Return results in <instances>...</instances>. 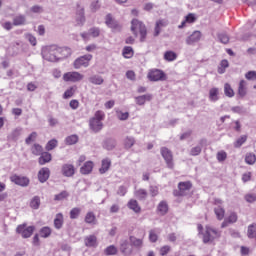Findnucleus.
<instances>
[{
	"mask_svg": "<svg viewBox=\"0 0 256 256\" xmlns=\"http://www.w3.org/2000/svg\"><path fill=\"white\" fill-rule=\"evenodd\" d=\"M137 29L140 33V42L145 43V39H147V26H145L144 23L139 21L138 19H133L131 21V31L135 37H139Z\"/></svg>",
	"mask_w": 256,
	"mask_h": 256,
	"instance_id": "1",
	"label": "nucleus"
},
{
	"mask_svg": "<svg viewBox=\"0 0 256 256\" xmlns=\"http://www.w3.org/2000/svg\"><path fill=\"white\" fill-rule=\"evenodd\" d=\"M42 57L46 61H50L51 63H56L59 61V52L57 45L45 46L42 48Z\"/></svg>",
	"mask_w": 256,
	"mask_h": 256,
	"instance_id": "2",
	"label": "nucleus"
},
{
	"mask_svg": "<svg viewBox=\"0 0 256 256\" xmlns=\"http://www.w3.org/2000/svg\"><path fill=\"white\" fill-rule=\"evenodd\" d=\"M218 237H221V232H219V230L211 226L205 227V233L203 234V243H213V241H215V239H218Z\"/></svg>",
	"mask_w": 256,
	"mask_h": 256,
	"instance_id": "3",
	"label": "nucleus"
},
{
	"mask_svg": "<svg viewBox=\"0 0 256 256\" xmlns=\"http://www.w3.org/2000/svg\"><path fill=\"white\" fill-rule=\"evenodd\" d=\"M193 187V184L191 182H179L178 184V190L173 191L174 197H185L189 191H191V188Z\"/></svg>",
	"mask_w": 256,
	"mask_h": 256,
	"instance_id": "4",
	"label": "nucleus"
},
{
	"mask_svg": "<svg viewBox=\"0 0 256 256\" xmlns=\"http://www.w3.org/2000/svg\"><path fill=\"white\" fill-rule=\"evenodd\" d=\"M160 153H161L168 169H173V167L175 166V164L173 163V152H171V150H169V148H167V147H162L160 149Z\"/></svg>",
	"mask_w": 256,
	"mask_h": 256,
	"instance_id": "5",
	"label": "nucleus"
},
{
	"mask_svg": "<svg viewBox=\"0 0 256 256\" xmlns=\"http://www.w3.org/2000/svg\"><path fill=\"white\" fill-rule=\"evenodd\" d=\"M119 250L124 256H131L133 255V246L131 241L127 239H121L119 242Z\"/></svg>",
	"mask_w": 256,
	"mask_h": 256,
	"instance_id": "6",
	"label": "nucleus"
},
{
	"mask_svg": "<svg viewBox=\"0 0 256 256\" xmlns=\"http://www.w3.org/2000/svg\"><path fill=\"white\" fill-rule=\"evenodd\" d=\"M35 231V226H28L27 224H21L16 228V232L23 237V239H29L33 232Z\"/></svg>",
	"mask_w": 256,
	"mask_h": 256,
	"instance_id": "7",
	"label": "nucleus"
},
{
	"mask_svg": "<svg viewBox=\"0 0 256 256\" xmlns=\"http://www.w3.org/2000/svg\"><path fill=\"white\" fill-rule=\"evenodd\" d=\"M10 181L15 185H19V187H29V183H31L29 177L17 174H13L12 176H10Z\"/></svg>",
	"mask_w": 256,
	"mask_h": 256,
	"instance_id": "8",
	"label": "nucleus"
},
{
	"mask_svg": "<svg viewBox=\"0 0 256 256\" xmlns=\"http://www.w3.org/2000/svg\"><path fill=\"white\" fill-rule=\"evenodd\" d=\"M93 59V55L85 54L74 61V69H81V67H87L89 65V61Z\"/></svg>",
	"mask_w": 256,
	"mask_h": 256,
	"instance_id": "9",
	"label": "nucleus"
},
{
	"mask_svg": "<svg viewBox=\"0 0 256 256\" xmlns=\"http://www.w3.org/2000/svg\"><path fill=\"white\" fill-rule=\"evenodd\" d=\"M148 79L150 81H165L167 79V75L162 70L155 69L148 73Z\"/></svg>",
	"mask_w": 256,
	"mask_h": 256,
	"instance_id": "10",
	"label": "nucleus"
},
{
	"mask_svg": "<svg viewBox=\"0 0 256 256\" xmlns=\"http://www.w3.org/2000/svg\"><path fill=\"white\" fill-rule=\"evenodd\" d=\"M83 74L79 72H67L63 75V80L66 82L77 83L83 81Z\"/></svg>",
	"mask_w": 256,
	"mask_h": 256,
	"instance_id": "11",
	"label": "nucleus"
},
{
	"mask_svg": "<svg viewBox=\"0 0 256 256\" xmlns=\"http://www.w3.org/2000/svg\"><path fill=\"white\" fill-rule=\"evenodd\" d=\"M105 23L107 27L112 29V31H121V24L113 18V15L107 14L105 17Z\"/></svg>",
	"mask_w": 256,
	"mask_h": 256,
	"instance_id": "12",
	"label": "nucleus"
},
{
	"mask_svg": "<svg viewBox=\"0 0 256 256\" xmlns=\"http://www.w3.org/2000/svg\"><path fill=\"white\" fill-rule=\"evenodd\" d=\"M201 37V31H194L190 36L186 38V45H195V43H199L201 41Z\"/></svg>",
	"mask_w": 256,
	"mask_h": 256,
	"instance_id": "13",
	"label": "nucleus"
},
{
	"mask_svg": "<svg viewBox=\"0 0 256 256\" xmlns=\"http://www.w3.org/2000/svg\"><path fill=\"white\" fill-rule=\"evenodd\" d=\"M89 127L94 133H99L103 129V122L98 119L91 118L89 121Z\"/></svg>",
	"mask_w": 256,
	"mask_h": 256,
	"instance_id": "14",
	"label": "nucleus"
},
{
	"mask_svg": "<svg viewBox=\"0 0 256 256\" xmlns=\"http://www.w3.org/2000/svg\"><path fill=\"white\" fill-rule=\"evenodd\" d=\"M51 175L49 168H42L38 172V179L40 183H46Z\"/></svg>",
	"mask_w": 256,
	"mask_h": 256,
	"instance_id": "15",
	"label": "nucleus"
},
{
	"mask_svg": "<svg viewBox=\"0 0 256 256\" xmlns=\"http://www.w3.org/2000/svg\"><path fill=\"white\" fill-rule=\"evenodd\" d=\"M62 175H64V177H73L75 175V166L72 164H64L62 166Z\"/></svg>",
	"mask_w": 256,
	"mask_h": 256,
	"instance_id": "16",
	"label": "nucleus"
},
{
	"mask_svg": "<svg viewBox=\"0 0 256 256\" xmlns=\"http://www.w3.org/2000/svg\"><path fill=\"white\" fill-rule=\"evenodd\" d=\"M71 48L69 47H59L58 46V61L61 59H67V57H71Z\"/></svg>",
	"mask_w": 256,
	"mask_h": 256,
	"instance_id": "17",
	"label": "nucleus"
},
{
	"mask_svg": "<svg viewBox=\"0 0 256 256\" xmlns=\"http://www.w3.org/2000/svg\"><path fill=\"white\" fill-rule=\"evenodd\" d=\"M220 90L219 88H211L209 90V101H211L212 103H217V101H219V99H221V96H220Z\"/></svg>",
	"mask_w": 256,
	"mask_h": 256,
	"instance_id": "18",
	"label": "nucleus"
},
{
	"mask_svg": "<svg viewBox=\"0 0 256 256\" xmlns=\"http://www.w3.org/2000/svg\"><path fill=\"white\" fill-rule=\"evenodd\" d=\"M130 244L132 245V249H137L138 251L143 248V239L137 238L135 236L129 237Z\"/></svg>",
	"mask_w": 256,
	"mask_h": 256,
	"instance_id": "19",
	"label": "nucleus"
},
{
	"mask_svg": "<svg viewBox=\"0 0 256 256\" xmlns=\"http://www.w3.org/2000/svg\"><path fill=\"white\" fill-rule=\"evenodd\" d=\"M104 149L107 151H113L117 147V140L115 138H107L103 144Z\"/></svg>",
	"mask_w": 256,
	"mask_h": 256,
	"instance_id": "20",
	"label": "nucleus"
},
{
	"mask_svg": "<svg viewBox=\"0 0 256 256\" xmlns=\"http://www.w3.org/2000/svg\"><path fill=\"white\" fill-rule=\"evenodd\" d=\"M89 83H92V85H103L105 83V80L103 79V76L94 74L88 78Z\"/></svg>",
	"mask_w": 256,
	"mask_h": 256,
	"instance_id": "21",
	"label": "nucleus"
},
{
	"mask_svg": "<svg viewBox=\"0 0 256 256\" xmlns=\"http://www.w3.org/2000/svg\"><path fill=\"white\" fill-rule=\"evenodd\" d=\"M127 207L134 211V213H141V206H139V202L135 199L129 200Z\"/></svg>",
	"mask_w": 256,
	"mask_h": 256,
	"instance_id": "22",
	"label": "nucleus"
},
{
	"mask_svg": "<svg viewBox=\"0 0 256 256\" xmlns=\"http://www.w3.org/2000/svg\"><path fill=\"white\" fill-rule=\"evenodd\" d=\"M134 195H135L136 199H138V201H145V199H147V195H149V193L147 192V190L140 188L134 192Z\"/></svg>",
	"mask_w": 256,
	"mask_h": 256,
	"instance_id": "23",
	"label": "nucleus"
},
{
	"mask_svg": "<svg viewBox=\"0 0 256 256\" xmlns=\"http://www.w3.org/2000/svg\"><path fill=\"white\" fill-rule=\"evenodd\" d=\"M91 171H93V162L91 161L85 162L80 168V173H82V175H89Z\"/></svg>",
	"mask_w": 256,
	"mask_h": 256,
	"instance_id": "24",
	"label": "nucleus"
},
{
	"mask_svg": "<svg viewBox=\"0 0 256 256\" xmlns=\"http://www.w3.org/2000/svg\"><path fill=\"white\" fill-rule=\"evenodd\" d=\"M63 214L62 213H58L56 214V217L54 219V227L55 229H57L59 231V229H63Z\"/></svg>",
	"mask_w": 256,
	"mask_h": 256,
	"instance_id": "25",
	"label": "nucleus"
},
{
	"mask_svg": "<svg viewBox=\"0 0 256 256\" xmlns=\"http://www.w3.org/2000/svg\"><path fill=\"white\" fill-rule=\"evenodd\" d=\"M239 97H245L247 95V81L241 80L238 86Z\"/></svg>",
	"mask_w": 256,
	"mask_h": 256,
	"instance_id": "26",
	"label": "nucleus"
},
{
	"mask_svg": "<svg viewBox=\"0 0 256 256\" xmlns=\"http://www.w3.org/2000/svg\"><path fill=\"white\" fill-rule=\"evenodd\" d=\"M51 159H52L51 153L43 152L39 157L38 162L40 165H45L46 163H50Z\"/></svg>",
	"mask_w": 256,
	"mask_h": 256,
	"instance_id": "27",
	"label": "nucleus"
},
{
	"mask_svg": "<svg viewBox=\"0 0 256 256\" xmlns=\"http://www.w3.org/2000/svg\"><path fill=\"white\" fill-rule=\"evenodd\" d=\"M26 21H27V18L25 17V15L20 14L13 18V25L15 27H19L21 25H25Z\"/></svg>",
	"mask_w": 256,
	"mask_h": 256,
	"instance_id": "28",
	"label": "nucleus"
},
{
	"mask_svg": "<svg viewBox=\"0 0 256 256\" xmlns=\"http://www.w3.org/2000/svg\"><path fill=\"white\" fill-rule=\"evenodd\" d=\"M152 98L153 97L151 96V94H144L142 96H137L135 98V100H136L137 105H145V102L151 101Z\"/></svg>",
	"mask_w": 256,
	"mask_h": 256,
	"instance_id": "29",
	"label": "nucleus"
},
{
	"mask_svg": "<svg viewBox=\"0 0 256 256\" xmlns=\"http://www.w3.org/2000/svg\"><path fill=\"white\" fill-rule=\"evenodd\" d=\"M85 245L86 247H95L97 245V236L89 235L85 238Z\"/></svg>",
	"mask_w": 256,
	"mask_h": 256,
	"instance_id": "30",
	"label": "nucleus"
},
{
	"mask_svg": "<svg viewBox=\"0 0 256 256\" xmlns=\"http://www.w3.org/2000/svg\"><path fill=\"white\" fill-rule=\"evenodd\" d=\"M135 143H136V140H135V137L133 136H126L124 138V148L126 149H131V147H133Z\"/></svg>",
	"mask_w": 256,
	"mask_h": 256,
	"instance_id": "31",
	"label": "nucleus"
},
{
	"mask_svg": "<svg viewBox=\"0 0 256 256\" xmlns=\"http://www.w3.org/2000/svg\"><path fill=\"white\" fill-rule=\"evenodd\" d=\"M157 209H158L160 215H167V211H169V206L167 205V202L161 201L158 204Z\"/></svg>",
	"mask_w": 256,
	"mask_h": 256,
	"instance_id": "32",
	"label": "nucleus"
},
{
	"mask_svg": "<svg viewBox=\"0 0 256 256\" xmlns=\"http://www.w3.org/2000/svg\"><path fill=\"white\" fill-rule=\"evenodd\" d=\"M79 142V136L77 134H72L70 136H67L65 139L66 145H76V143Z\"/></svg>",
	"mask_w": 256,
	"mask_h": 256,
	"instance_id": "33",
	"label": "nucleus"
},
{
	"mask_svg": "<svg viewBox=\"0 0 256 256\" xmlns=\"http://www.w3.org/2000/svg\"><path fill=\"white\" fill-rule=\"evenodd\" d=\"M110 167H111V161L109 159L102 160V166L99 169L101 175H103V173H107Z\"/></svg>",
	"mask_w": 256,
	"mask_h": 256,
	"instance_id": "34",
	"label": "nucleus"
},
{
	"mask_svg": "<svg viewBox=\"0 0 256 256\" xmlns=\"http://www.w3.org/2000/svg\"><path fill=\"white\" fill-rule=\"evenodd\" d=\"M122 55L125 59H131V57H133V47L125 46L123 48Z\"/></svg>",
	"mask_w": 256,
	"mask_h": 256,
	"instance_id": "35",
	"label": "nucleus"
},
{
	"mask_svg": "<svg viewBox=\"0 0 256 256\" xmlns=\"http://www.w3.org/2000/svg\"><path fill=\"white\" fill-rule=\"evenodd\" d=\"M39 233L40 237H42L43 239H47V237L51 236V229L49 228V226H44L40 229Z\"/></svg>",
	"mask_w": 256,
	"mask_h": 256,
	"instance_id": "36",
	"label": "nucleus"
},
{
	"mask_svg": "<svg viewBox=\"0 0 256 256\" xmlns=\"http://www.w3.org/2000/svg\"><path fill=\"white\" fill-rule=\"evenodd\" d=\"M224 95L226 97H235V91H233V88H231V85L229 83H226L224 85Z\"/></svg>",
	"mask_w": 256,
	"mask_h": 256,
	"instance_id": "37",
	"label": "nucleus"
},
{
	"mask_svg": "<svg viewBox=\"0 0 256 256\" xmlns=\"http://www.w3.org/2000/svg\"><path fill=\"white\" fill-rule=\"evenodd\" d=\"M214 213L219 221H222V219L225 217V209H223L221 206H218L214 209Z\"/></svg>",
	"mask_w": 256,
	"mask_h": 256,
	"instance_id": "38",
	"label": "nucleus"
},
{
	"mask_svg": "<svg viewBox=\"0 0 256 256\" xmlns=\"http://www.w3.org/2000/svg\"><path fill=\"white\" fill-rule=\"evenodd\" d=\"M164 59L165 61H175V59H177V53L173 52V51H166L164 53Z\"/></svg>",
	"mask_w": 256,
	"mask_h": 256,
	"instance_id": "39",
	"label": "nucleus"
},
{
	"mask_svg": "<svg viewBox=\"0 0 256 256\" xmlns=\"http://www.w3.org/2000/svg\"><path fill=\"white\" fill-rule=\"evenodd\" d=\"M217 37L220 43H223V45H227V43H229V35L226 32L218 33Z\"/></svg>",
	"mask_w": 256,
	"mask_h": 256,
	"instance_id": "40",
	"label": "nucleus"
},
{
	"mask_svg": "<svg viewBox=\"0 0 256 256\" xmlns=\"http://www.w3.org/2000/svg\"><path fill=\"white\" fill-rule=\"evenodd\" d=\"M41 205V198L39 196H34L30 202V207L32 209H39Z\"/></svg>",
	"mask_w": 256,
	"mask_h": 256,
	"instance_id": "41",
	"label": "nucleus"
},
{
	"mask_svg": "<svg viewBox=\"0 0 256 256\" xmlns=\"http://www.w3.org/2000/svg\"><path fill=\"white\" fill-rule=\"evenodd\" d=\"M96 221L95 213L88 212L85 216V223H88L89 225H94Z\"/></svg>",
	"mask_w": 256,
	"mask_h": 256,
	"instance_id": "42",
	"label": "nucleus"
},
{
	"mask_svg": "<svg viewBox=\"0 0 256 256\" xmlns=\"http://www.w3.org/2000/svg\"><path fill=\"white\" fill-rule=\"evenodd\" d=\"M256 156L253 153H247L245 157V162L247 165H255Z\"/></svg>",
	"mask_w": 256,
	"mask_h": 256,
	"instance_id": "43",
	"label": "nucleus"
},
{
	"mask_svg": "<svg viewBox=\"0 0 256 256\" xmlns=\"http://www.w3.org/2000/svg\"><path fill=\"white\" fill-rule=\"evenodd\" d=\"M21 135V129L20 128H16L15 130H13L10 135H9V139H11L12 141H17L19 139Z\"/></svg>",
	"mask_w": 256,
	"mask_h": 256,
	"instance_id": "44",
	"label": "nucleus"
},
{
	"mask_svg": "<svg viewBox=\"0 0 256 256\" xmlns=\"http://www.w3.org/2000/svg\"><path fill=\"white\" fill-rule=\"evenodd\" d=\"M105 255H117V247L115 245H110L104 250Z\"/></svg>",
	"mask_w": 256,
	"mask_h": 256,
	"instance_id": "45",
	"label": "nucleus"
},
{
	"mask_svg": "<svg viewBox=\"0 0 256 256\" xmlns=\"http://www.w3.org/2000/svg\"><path fill=\"white\" fill-rule=\"evenodd\" d=\"M79 215H81V208H72L70 211V219H78Z\"/></svg>",
	"mask_w": 256,
	"mask_h": 256,
	"instance_id": "46",
	"label": "nucleus"
},
{
	"mask_svg": "<svg viewBox=\"0 0 256 256\" xmlns=\"http://www.w3.org/2000/svg\"><path fill=\"white\" fill-rule=\"evenodd\" d=\"M67 197H69V193L67 191H62L54 196V201H63V199H67Z\"/></svg>",
	"mask_w": 256,
	"mask_h": 256,
	"instance_id": "47",
	"label": "nucleus"
},
{
	"mask_svg": "<svg viewBox=\"0 0 256 256\" xmlns=\"http://www.w3.org/2000/svg\"><path fill=\"white\" fill-rule=\"evenodd\" d=\"M247 141V136L243 135L234 142V147L239 149Z\"/></svg>",
	"mask_w": 256,
	"mask_h": 256,
	"instance_id": "48",
	"label": "nucleus"
},
{
	"mask_svg": "<svg viewBox=\"0 0 256 256\" xmlns=\"http://www.w3.org/2000/svg\"><path fill=\"white\" fill-rule=\"evenodd\" d=\"M32 153L33 155H42L43 147L39 144H34L32 147Z\"/></svg>",
	"mask_w": 256,
	"mask_h": 256,
	"instance_id": "49",
	"label": "nucleus"
},
{
	"mask_svg": "<svg viewBox=\"0 0 256 256\" xmlns=\"http://www.w3.org/2000/svg\"><path fill=\"white\" fill-rule=\"evenodd\" d=\"M57 140L56 139H52L50 141H48V143L46 144V151H53V149H55V147H57Z\"/></svg>",
	"mask_w": 256,
	"mask_h": 256,
	"instance_id": "50",
	"label": "nucleus"
},
{
	"mask_svg": "<svg viewBox=\"0 0 256 256\" xmlns=\"http://www.w3.org/2000/svg\"><path fill=\"white\" fill-rule=\"evenodd\" d=\"M73 95H75V88L74 87H70L69 89H67L64 92L63 98L64 99H71V97H73Z\"/></svg>",
	"mask_w": 256,
	"mask_h": 256,
	"instance_id": "51",
	"label": "nucleus"
},
{
	"mask_svg": "<svg viewBox=\"0 0 256 256\" xmlns=\"http://www.w3.org/2000/svg\"><path fill=\"white\" fill-rule=\"evenodd\" d=\"M161 26H163V21H157L154 29V37H159V34L161 33Z\"/></svg>",
	"mask_w": 256,
	"mask_h": 256,
	"instance_id": "52",
	"label": "nucleus"
},
{
	"mask_svg": "<svg viewBox=\"0 0 256 256\" xmlns=\"http://www.w3.org/2000/svg\"><path fill=\"white\" fill-rule=\"evenodd\" d=\"M89 34L91 35V37H99V35H101V29H99L98 27H92L89 29Z\"/></svg>",
	"mask_w": 256,
	"mask_h": 256,
	"instance_id": "53",
	"label": "nucleus"
},
{
	"mask_svg": "<svg viewBox=\"0 0 256 256\" xmlns=\"http://www.w3.org/2000/svg\"><path fill=\"white\" fill-rule=\"evenodd\" d=\"M245 79H247V81H256V71H248L245 74Z\"/></svg>",
	"mask_w": 256,
	"mask_h": 256,
	"instance_id": "54",
	"label": "nucleus"
},
{
	"mask_svg": "<svg viewBox=\"0 0 256 256\" xmlns=\"http://www.w3.org/2000/svg\"><path fill=\"white\" fill-rule=\"evenodd\" d=\"M37 139V132H32L25 140L26 145H31Z\"/></svg>",
	"mask_w": 256,
	"mask_h": 256,
	"instance_id": "55",
	"label": "nucleus"
},
{
	"mask_svg": "<svg viewBox=\"0 0 256 256\" xmlns=\"http://www.w3.org/2000/svg\"><path fill=\"white\" fill-rule=\"evenodd\" d=\"M117 117L120 121H127L129 119V112H117Z\"/></svg>",
	"mask_w": 256,
	"mask_h": 256,
	"instance_id": "56",
	"label": "nucleus"
},
{
	"mask_svg": "<svg viewBox=\"0 0 256 256\" xmlns=\"http://www.w3.org/2000/svg\"><path fill=\"white\" fill-rule=\"evenodd\" d=\"M201 151H202L201 146L193 147L190 150V155H192V157H197V155H201Z\"/></svg>",
	"mask_w": 256,
	"mask_h": 256,
	"instance_id": "57",
	"label": "nucleus"
},
{
	"mask_svg": "<svg viewBox=\"0 0 256 256\" xmlns=\"http://www.w3.org/2000/svg\"><path fill=\"white\" fill-rule=\"evenodd\" d=\"M158 239H159V236H157V233H155V230H150L149 241H151V243H157Z\"/></svg>",
	"mask_w": 256,
	"mask_h": 256,
	"instance_id": "58",
	"label": "nucleus"
},
{
	"mask_svg": "<svg viewBox=\"0 0 256 256\" xmlns=\"http://www.w3.org/2000/svg\"><path fill=\"white\" fill-rule=\"evenodd\" d=\"M244 199H245V201H247V203H255V201H256V194L255 193L246 194Z\"/></svg>",
	"mask_w": 256,
	"mask_h": 256,
	"instance_id": "59",
	"label": "nucleus"
},
{
	"mask_svg": "<svg viewBox=\"0 0 256 256\" xmlns=\"http://www.w3.org/2000/svg\"><path fill=\"white\" fill-rule=\"evenodd\" d=\"M93 119H97L98 121L102 122L105 119V113L101 110L96 111Z\"/></svg>",
	"mask_w": 256,
	"mask_h": 256,
	"instance_id": "60",
	"label": "nucleus"
},
{
	"mask_svg": "<svg viewBox=\"0 0 256 256\" xmlns=\"http://www.w3.org/2000/svg\"><path fill=\"white\" fill-rule=\"evenodd\" d=\"M185 21L187 23H195L197 21V17L193 13H189L187 16H185Z\"/></svg>",
	"mask_w": 256,
	"mask_h": 256,
	"instance_id": "61",
	"label": "nucleus"
},
{
	"mask_svg": "<svg viewBox=\"0 0 256 256\" xmlns=\"http://www.w3.org/2000/svg\"><path fill=\"white\" fill-rule=\"evenodd\" d=\"M231 111L233 113H238V115H243V113H245V109H243V106H234L231 108Z\"/></svg>",
	"mask_w": 256,
	"mask_h": 256,
	"instance_id": "62",
	"label": "nucleus"
},
{
	"mask_svg": "<svg viewBox=\"0 0 256 256\" xmlns=\"http://www.w3.org/2000/svg\"><path fill=\"white\" fill-rule=\"evenodd\" d=\"M227 159V152L225 151H220L217 153V160L221 163Z\"/></svg>",
	"mask_w": 256,
	"mask_h": 256,
	"instance_id": "63",
	"label": "nucleus"
},
{
	"mask_svg": "<svg viewBox=\"0 0 256 256\" xmlns=\"http://www.w3.org/2000/svg\"><path fill=\"white\" fill-rule=\"evenodd\" d=\"M228 220L229 223H237V213L232 212L228 218H226Z\"/></svg>",
	"mask_w": 256,
	"mask_h": 256,
	"instance_id": "64",
	"label": "nucleus"
}]
</instances>
